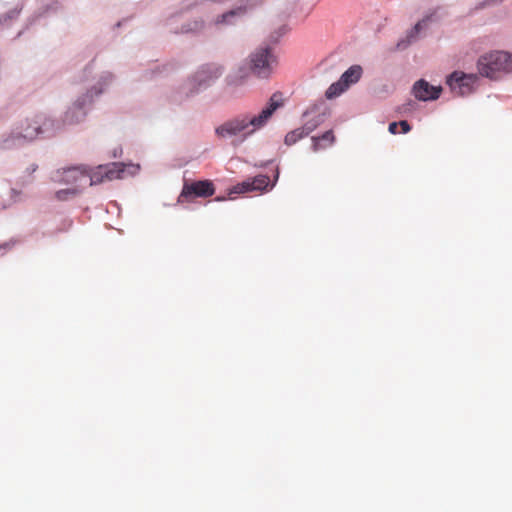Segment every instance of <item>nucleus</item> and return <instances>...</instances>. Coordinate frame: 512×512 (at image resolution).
Returning <instances> with one entry per match:
<instances>
[{
    "label": "nucleus",
    "mask_w": 512,
    "mask_h": 512,
    "mask_svg": "<svg viewBox=\"0 0 512 512\" xmlns=\"http://www.w3.org/2000/svg\"><path fill=\"white\" fill-rule=\"evenodd\" d=\"M315 130V125H303L300 128L294 129L288 132L285 136L284 142L287 146L294 145L302 138L308 136L312 131Z\"/></svg>",
    "instance_id": "nucleus-12"
},
{
    "label": "nucleus",
    "mask_w": 512,
    "mask_h": 512,
    "mask_svg": "<svg viewBox=\"0 0 512 512\" xmlns=\"http://www.w3.org/2000/svg\"><path fill=\"white\" fill-rule=\"evenodd\" d=\"M362 74V68L358 65L351 66L348 70H346L342 76L341 80L347 85V88L356 83Z\"/></svg>",
    "instance_id": "nucleus-15"
},
{
    "label": "nucleus",
    "mask_w": 512,
    "mask_h": 512,
    "mask_svg": "<svg viewBox=\"0 0 512 512\" xmlns=\"http://www.w3.org/2000/svg\"><path fill=\"white\" fill-rule=\"evenodd\" d=\"M85 116V112L83 111L82 104L76 102L73 107L69 108V110L65 113L64 121L68 124H73L79 122Z\"/></svg>",
    "instance_id": "nucleus-14"
},
{
    "label": "nucleus",
    "mask_w": 512,
    "mask_h": 512,
    "mask_svg": "<svg viewBox=\"0 0 512 512\" xmlns=\"http://www.w3.org/2000/svg\"><path fill=\"white\" fill-rule=\"evenodd\" d=\"M431 20L432 15L426 16L425 18L417 22L415 26L407 34V43L409 44L414 42L418 38L420 31L426 28Z\"/></svg>",
    "instance_id": "nucleus-16"
},
{
    "label": "nucleus",
    "mask_w": 512,
    "mask_h": 512,
    "mask_svg": "<svg viewBox=\"0 0 512 512\" xmlns=\"http://www.w3.org/2000/svg\"><path fill=\"white\" fill-rule=\"evenodd\" d=\"M223 69L217 64L203 65L194 75L192 83L197 85L198 88L206 86L210 81H213L221 76Z\"/></svg>",
    "instance_id": "nucleus-9"
},
{
    "label": "nucleus",
    "mask_w": 512,
    "mask_h": 512,
    "mask_svg": "<svg viewBox=\"0 0 512 512\" xmlns=\"http://www.w3.org/2000/svg\"><path fill=\"white\" fill-rule=\"evenodd\" d=\"M313 113H314V111H313V109H311V110H309V111L305 112L304 116H310V115H312Z\"/></svg>",
    "instance_id": "nucleus-26"
},
{
    "label": "nucleus",
    "mask_w": 512,
    "mask_h": 512,
    "mask_svg": "<svg viewBox=\"0 0 512 512\" xmlns=\"http://www.w3.org/2000/svg\"><path fill=\"white\" fill-rule=\"evenodd\" d=\"M283 104L282 94L276 92L270 97L268 105L259 114H241L231 118L219 125L215 129V133L219 138H238L243 142L257 130L264 127L273 113Z\"/></svg>",
    "instance_id": "nucleus-1"
},
{
    "label": "nucleus",
    "mask_w": 512,
    "mask_h": 512,
    "mask_svg": "<svg viewBox=\"0 0 512 512\" xmlns=\"http://www.w3.org/2000/svg\"><path fill=\"white\" fill-rule=\"evenodd\" d=\"M54 122L43 114L35 115L21 123L16 131L4 138L0 144L2 149H13L36 139L39 135L52 130Z\"/></svg>",
    "instance_id": "nucleus-2"
},
{
    "label": "nucleus",
    "mask_w": 512,
    "mask_h": 512,
    "mask_svg": "<svg viewBox=\"0 0 512 512\" xmlns=\"http://www.w3.org/2000/svg\"><path fill=\"white\" fill-rule=\"evenodd\" d=\"M324 118L321 114L314 115L311 119L307 120L304 125L314 124L315 129L323 122Z\"/></svg>",
    "instance_id": "nucleus-21"
},
{
    "label": "nucleus",
    "mask_w": 512,
    "mask_h": 512,
    "mask_svg": "<svg viewBox=\"0 0 512 512\" xmlns=\"http://www.w3.org/2000/svg\"><path fill=\"white\" fill-rule=\"evenodd\" d=\"M442 91L441 86L430 85L427 81L421 79L413 85L414 96L421 101L436 100Z\"/></svg>",
    "instance_id": "nucleus-10"
},
{
    "label": "nucleus",
    "mask_w": 512,
    "mask_h": 512,
    "mask_svg": "<svg viewBox=\"0 0 512 512\" xmlns=\"http://www.w3.org/2000/svg\"><path fill=\"white\" fill-rule=\"evenodd\" d=\"M346 89L347 85L341 79H339V81L329 86L325 95L328 99H333L343 93Z\"/></svg>",
    "instance_id": "nucleus-17"
},
{
    "label": "nucleus",
    "mask_w": 512,
    "mask_h": 512,
    "mask_svg": "<svg viewBox=\"0 0 512 512\" xmlns=\"http://www.w3.org/2000/svg\"><path fill=\"white\" fill-rule=\"evenodd\" d=\"M270 179L266 175H258L251 179V185L254 191H262L269 186Z\"/></svg>",
    "instance_id": "nucleus-18"
},
{
    "label": "nucleus",
    "mask_w": 512,
    "mask_h": 512,
    "mask_svg": "<svg viewBox=\"0 0 512 512\" xmlns=\"http://www.w3.org/2000/svg\"><path fill=\"white\" fill-rule=\"evenodd\" d=\"M250 191H254L252 188V185H251V179L243 181L242 183L235 185L231 189V193H235V194H241V193H246V192H250Z\"/></svg>",
    "instance_id": "nucleus-19"
},
{
    "label": "nucleus",
    "mask_w": 512,
    "mask_h": 512,
    "mask_svg": "<svg viewBox=\"0 0 512 512\" xmlns=\"http://www.w3.org/2000/svg\"><path fill=\"white\" fill-rule=\"evenodd\" d=\"M78 193L76 188L62 189L56 192L55 196L58 200H66L69 197L75 196Z\"/></svg>",
    "instance_id": "nucleus-20"
},
{
    "label": "nucleus",
    "mask_w": 512,
    "mask_h": 512,
    "mask_svg": "<svg viewBox=\"0 0 512 512\" xmlns=\"http://www.w3.org/2000/svg\"><path fill=\"white\" fill-rule=\"evenodd\" d=\"M17 16H18V12L17 11H15V10L10 11L9 13H7L4 16L0 17V22L1 23H5L7 20L15 19Z\"/></svg>",
    "instance_id": "nucleus-22"
},
{
    "label": "nucleus",
    "mask_w": 512,
    "mask_h": 512,
    "mask_svg": "<svg viewBox=\"0 0 512 512\" xmlns=\"http://www.w3.org/2000/svg\"><path fill=\"white\" fill-rule=\"evenodd\" d=\"M215 193V187L210 180H200L187 183L185 182L178 198V202L188 200L193 197L207 198Z\"/></svg>",
    "instance_id": "nucleus-5"
},
{
    "label": "nucleus",
    "mask_w": 512,
    "mask_h": 512,
    "mask_svg": "<svg viewBox=\"0 0 512 512\" xmlns=\"http://www.w3.org/2000/svg\"><path fill=\"white\" fill-rule=\"evenodd\" d=\"M398 126H399V123L397 122H392L389 124V127H388V130L391 134H397L398 133Z\"/></svg>",
    "instance_id": "nucleus-25"
},
{
    "label": "nucleus",
    "mask_w": 512,
    "mask_h": 512,
    "mask_svg": "<svg viewBox=\"0 0 512 512\" xmlns=\"http://www.w3.org/2000/svg\"><path fill=\"white\" fill-rule=\"evenodd\" d=\"M202 26H203V24H202V23L195 22L193 27H190V26H188V27H183V28H182V30H181V32H183V33H187V32H191V31H196V30L201 29V28H202Z\"/></svg>",
    "instance_id": "nucleus-23"
},
{
    "label": "nucleus",
    "mask_w": 512,
    "mask_h": 512,
    "mask_svg": "<svg viewBox=\"0 0 512 512\" xmlns=\"http://www.w3.org/2000/svg\"><path fill=\"white\" fill-rule=\"evenodd\" d=\"M36 169H37V166H35V165H33L32 167H30V170H31L32 172H34Z\"/></svg>",
    "instance_id": "nucleus-27"
},
{
    "label": "nucleus",
    "mask_w": 512,
    "mask_h": 512,
    "mask_svg": "<svg viewBox=\"0 0 512 512\" xmlns=\"http://www.w3.org/2000/svg\"><path fill=\"white\" fill-rule=\"evenodd\" d=\"M261 4V0H246L245 3H241L237 7L226 11L214 18L213 24L216 27L225 25H234L237 17L244 16L248 10Z\"/></svg>",
    "instance_id": "nucleus-7"
},
{
    "label": "nucleus",
    "mask_w": 512,
    "mask_h": 512,
    "mask_svg": "<svg viewBox=\"0 0 512 512\" xmlns=\"http://www.w3.org/2000/svg\"><path fill=\"white\" fill-rule=\"evenodd\" d=\"M124 172L125 165L123 163L100 165L95 171H91L90 185L100 184L106 180L120 179L123 177Z\"/></svg>",
    "instance_id": "nucleus-6"
},
{
    "label": "nucleus",
    "mask_w": 512,
    "mask_h": 512,
    "mask_svg": "<svg viewBox=\"0 0 512 512\" xmlns=\"http://www.w3.org/2000/svg\"><path fill=\"white\" fill-rule=\"evenodd\" d=\"M335 142V136L332 130H328L319 137H312V150L318 152L325 149Z\"/></svg>",
    "instance_id": "nucleus-13"
},
{
    "label": "nucleus",
    "mask_w": 512,
    "mask_h": 512,
    "mask_svg": "<svg viewBox=\"0 0 512 512\" xmlns=\"http://www.w3.org/2000/svg\"><path fill=\"white\" fill-rule=\"evenodd\" d=\"M476 81L477 76L475 74H465L456 71L448 77L447 84L456 95L464 96L471 93Z\"/></svg>",
    "instance_id": "nucleus-8"
},
{
    "label": "nucleus",
    "mask_w": 512,
    "mask_h": 512,
    "mask_svg": "<svg viewBox=\"0 0 512 512\" xmlns=\"http://www.w3.org/2000/svg\"><path fill=\"white\" fill-rule=\"evenodd\" d=\"M399 126L401 127L402 133H408L411 130L409 123L405 120L399 122Z\"/></svg>",
    "instance_id": "nucleus-24"
},
{
    "label": "nucleus",
    "mask_w": 512,
    "mask_h": 512,
    "mask_svg": "<svg viewBox=\"0 0 512 512\" xmlns=\"http://www.w3.org/2000/svg\"><path fill=\"white\" fill-rule=\"evenodd\" d=\"M477 66L482 76L497 79L501 74L512 71V56L503 51L491 52L481 56Z\"/></svg>",
    "instance_id": "nucleus-3"
},
{
    "label": "nucleus",
    "mask_w": 512,
    "mask_h": 512,
    "mask_svg": "<svg viewBox=\"0 0 512 512\" xmlns=\"http://www.w3.org/2000/svg\"><path fill=\"white\" fill-rule=\"evenodd\" d=\"M62 181L65 183H76L91 175V171L84 165L73 166L63 170Z\"/></svg>",
    "instance_id": "nucleus-11"
},
{
    "label": "nucleus",
    "mask_w": 512,
    "mask_h": 512,
    "mask_svg": "<svg viewBox=\"0 0 512 512\" xmlns=\"http://www.w3.org/2000/svg\"><path fill=\"white\" fill-rule=\"evenodd\" d=\"M277 65V57L273 49L268 45L257 47L249 55V68L258 78L266 79L270 77Z\"/></svg>",
    "instance_id": "nucleus-4"
}]
</instances>
